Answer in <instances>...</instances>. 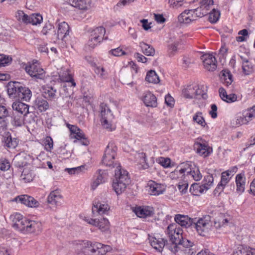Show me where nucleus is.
<instances>
[{"mask_svg":"<svg viewBox=\"0 0 255 255\" xmlns=\"http://www.w3.org/2000/svg\"><path fill=\"white\" fill-rule=\"evenodd\" d=\"M117 147L114 144L109 143L106 147L104 154L102 163L107 166L116 167L115 170V179L113 183V187L118 194L123 192L130 183V179L128 172L122 169L121 166L114 162L116 155Z\"/></svg>","mask_w":255,"mask_h":255,"instance_id":"nucleus-1","label":"nucleus"},{"mask_svg":"<svg viewBox=\"0 0 255 255\" xmlns=\"http://www.w3.org/2000/svg\"><path fill=\"white\" fill-rule=\"evenodd\" d=\"M7 93L12 98H17L28 102L32 96L30 90L26 87L20 85L18 82L9 83L7 87Z\"/></svg>","mask_w":255,"mask_h":255,"instance_id":"nucleus-2","label":"nucleus"},{"mask_svg":"<svg viewBox=\"0 0 255 255\" xmlns=\"http://www.w3.org/2000/svg\"><path fill=\"white\" fill-rule=\"evenodd\" d=\"M109 248V246L98 242L86 241L81 244L82 252L86 255H104Z\"/></svg>","mask_w":255,"mask_h":255,"instance_id":"nucleus-3","label":"nucleus"},{"mask_svg":"<svg viewBox=\"0 0 255 255\" xmlns=\"http://www.w3.org/2000/svg\"><path fill=\"white\" fill-rule=\"evenodd\" d=\"M182 96L186 99H206L207 95L199 85L193 83L185 86L182 90Z\"/></svg>","mask_w":255,"mask_h":255,"instance_id":"nucleus-4","label":"nucleus"},{"mask_svg":"<svg viewBox=\"0 0 255 255\" xmlns=\"http://www.w3.org/2000/svg\"><path fill=\"white\" fill-rule=\"evenodd\" d=\"M183 231L176 224H170L166 231V234L169 237L173 246L171 251L173 253L177 251V243L182 238Z\"/></svg>","mask_w":255,"mask_h":255,"instance_id":"nucleus-5","label":"nucleus"},{"mask_svg":"<svg viewBox=\"0 0 255 255\" xmlns=\"http://www.w3.org/2000/svg\"><path fill=\"white\" fill-rule=\"evenodd\" d=\"M194 226L198 234L202 236H206L213 229L211 217L209 215L199 218Z\"/></svg>","mask_w":255,"mask_h":255,"instance_id":"nucleus-6","label":"nucleus"},{"mask_svg":"<svg viewBox=\"0 0 255 255\" xmlns=\"http://www.w3.org/2000/svg\"><path fill=\"white\" fill-rule=\"evenodd\" d=\"M202 184L199 185L198 184H192L190 191L195 195H197L199 194H201L208 189H210L213 186L214 183V178L212 175L209 174L204 177L202 181Z\"/></svg>","mask_w":255,"mask_h":255,"instance_id":"nucleus-7","label":"nucleus"},{"mask_svg":"<svg viewBox=\"0 0 255 255\" xmlns=\"http://www.w3.org/2000/svg\"><path fill=\"white\" fill-rule=\"evenodd\" d=\"M238 168L236 166H234L231 168L228 169L222 173L221 177V181L217 185L216 189L214 190L215 194H220L222 192L228 184L232 177L234 176L235 173L237 172Z\"/></svg>","mask_w":255,"mask_h":255,"instance_id":"nucleus-8","label":"nucleus"},{"mask_svg":"<svg viewBox=\"0 0 255 255\" xmlns=\"http://www.w3.org/2000/svg\"><path fill=\"white\" fill-rule=\"evenodd\" d=\"M26 73L31 77L36 79H43L45 76V72L42 68L39 62L34 60L32 63H28L25 67Z\"/></svg>","mask_w":255,"mask_h":255,"instance_id":"nucleus-9","label":"nucleus"},{"mask_svg":"<svg viewBox=\"0 0 255 255\" xmlns=\"http://www.w3.org/2000/svg\"><path fill=\"white\" fill-rule=\"evenodd\" d=\"M194 147L196 152L204 157L208 156L213 151L212 148L209 145L208 143L202 138L196 139Z\"/></svg>","mask_w":255,"mask_h":255,"instance_id":"nucleus-10","label":"nucleus"},{"mask_svg":"<svg viewBox=\"0 0 255 255\" xmlns=\"http://www.w3.org/2000/svg\"><path fill=\"white\" fill-rule=\"evenodd\" d=\"M196 8L191 9H185L178 17V21L184 24H190L196 21L199 16Z\"/></svg>","mask_w":255,"mask_h":255,"instance_id":"nucleus-11","label":"nucleus"},{"mask_svg":"<svg viewBox=\"0 0 255 255\" xmlns=\"http://www.w3.org/2000/svg\"><path fill=\"white\" fill-rule=\"evenodd\" d=\"M186 180L193 179L194 180L198 181L202 178V175L201 173L199 168L195 164L191 162H186Z\"/></svg>","mask_w":255,"mask_h":255,"instance_id":"nucleus-12","label":"nucleus"},{"mask_svg":"<svg viewBox=\"0 0 255 255\" xmlns=\"http://www.w3.org/2000/svg\"><path fill=\"white\" fill-rule=\"evenodd\" d=\"M10 219L12 222V227L20 231H24L27 220L23 218L22 215L18 213H15L11 215Z\"/></svg>","mask_w":255,"mask_h":255,"instance_id":"nucleus-13","label":"nucleus"},{"mask_svg":"<svg viewBox=\"0 0 255 255\" xmlns=\"http://www.w3.org/2000/svg\"><path fill=\"white\" fill-rule=\"evenodd\" d=\"M166 188L165 184L157 183L152 180L149 181L146 186L148 194L153 196L162 194L165 192Z\"/></svg>","mask_w":255,"mask_h":255,"instance_id":"nucleus-14","label":"nucleus"},{"mask_svg":"<svg viewBox=\"0 0 255 255\" xmlns=\"http://www.w3.org/2000/svg\"><path fill=\"white\" fill-rule=\"evenodd\" d=\"M13 201L31 208L38 207L39 203L33 197L27 195H20L14 198Z\"/></svg>","mask_w":255,"mask_h":255,"instance_id":"nucleus-15","label":"nucleus"},{"mask_svg":"<svg viewBox=\"0 0 255 255\" xmlns=\"http://www.w3.org/2000/svg\"><path fill=\"white\" fill-rule=\"evenodd\" d=\"M186 162L182 163L170 173V177L172 179L175 180H183L186 179Z\"/></svg>","mask_w":255,"mask_h":255,"instance_id":"nucleus-16","label":"nucleus"},{"mask_svg":"<svg viewBox=\"0 0 255 255\" xmlns=\"http://www.w3.org/2000/svg\"><path fill=\"white\" fill-rule=\"evenodd\" d=\"M205 69L208 71H213L217 68L216 60L215 56L211 54H204L201 57Z\"/></svg>","mask_w":255,"mask_h":255,"instance_id":"nucleus-17","label":"nucleus"},{"mask_svg":"<svg viewBox=\"0 0 255 255\" xmlns=\"http://www.w3.org/2000/svg\"><path fill=\"white\" fill-rule=\"evenodd\" d=\"M110 210V206L104 202H101L98 200H95L93 202L92 207V213L95 214L103 215L107 214Z\"/></svg>","mask_w":255,"mask_h":255,"instance_id":"nucleus-18","label":"nucleus"},{"mask_svg":"<svg viewBox=\"0 0 255 255\" xmlns=\"http://www.w3.org/2000/svg\"><path fill=\"white\" fill-rule=\"evenodd\" d=\"M47 203L51 205L60 206L63 201V196L60 191L56 189L50 192L47 198Z\"/></svg>","mask_w":255,"mask_h":255,"instance_id":"nucleus-19","label":"nucleus"},{"mask_svg":"<svg viewBox=\"0 0 255 255\" xmlns=\"http://www.w3.org/2000/svg\"><path fill=\"white\" fill-rule=\"evenodd\" d=\"M69 31L70 27L67 22L63 21L59 23L57 25V38L65 42V39L69 35Z\"/></svg>","mask_w":255,"mask_h":255,"instance_id":"nucleus-20","label":"nucleus"},{"mask_svg":"<svg viewBox=\"0 0 255 255\" xmlns=\"http://www.w3.org/2000/svg\"><path fill=\"white\" fill-rule=\"evenodd\" d=\"M255 118V105L243 113L241 116L238 117L237 121L241 125L247 124Z\"/></svg>","mask_w":255,"mask_h":255,"instance_id":"nucleus-21","label":"nucleus"},{"mask_svg":"<svg viewBox=\"0 0 255 255\" xmlns=\"http://www.w3.org/2000/svg\"><path fill=\"white\" fill-rule=\"evenodd\" d=\"M236 186V192L239 194H242L245 190L246 186V178L245 173L242 172L236 175L235 177Z\"/></svg>","mask_w":255,"mask_h":255,"instance_id":"nucleus-22","label":"nucleus"},{"mask_svg":"<svg viewBox=\"0 0 255 255\" xmlns=\"http://www.w3.org/2000/svg\"><path fill=\"white\" fill-rule=\"evenodd\" d=\"M134 212L139 218L150 217L154 214V209L150 206H139L135 207Z\"/></svg>","mask_w":255,"mask_h":255,"instance_id":"nucleus-23","label":"nucleus"},{"mask_svg":"<svg viewBox=\"0 0 255 255\" xmlns=\"http://www.w3.org/2000/svg\"><path fill=\"white\" fill-rule=\"evenodd\" d=\"M142 100L146 107L155 108L157 106L156 97L153 94L149 91L144 93Z\"/></svg>","mask_w":255,"mask_h":255,"instance_id":"nucleus-24","label":"nucleus"},{"mask_svg":"<svg viewBox=\"0 0 255 255\" xmlns=\"http://www.w3.org/2000/svg\"><path fill=\"white\" fill-rule=\"evenodd\" d=\"M73 7L80 9L86 10L90 7L91 0H64Z\"/></svg>","mask_w":255,"mask_h":255,"instance_id":"nucleus-25","label":"nucleus"},{"mask_svg":"<svg viewBox=\"0 0 255 255\" xmlns=\"http://www.w3.org/2000/svg\"><path fill=\"white\" fill-rule=\"evenodd\" d=\"M108 178L107 171L105 170H99L96 179L91 184V188L95 190L100 184L105 182Z\"/></svg>","mask_w":255,"mask_h":255,"instance_id":"nucleus-26","label":"nucleus"},{"mask_svg":"<svg viewBox=\"0 0 255 255\" xmlns=\"http://www.w3.org/2000/svg\"><path fill=\"white\" fill-rule=\"evenodd\" d=\"M149 242L151 246L157 251L161 252L165 246L167 241L161 238L150 237Z\"/></svg>","mask_w":255,"mask_h":255,"instance_id":"nucleus-27","label":"nucleus"},{"mask_svg":"<svg viewBox=\"0 0 255 255\" xmlns=\"http://www.w3.org/2000/svg\"><path fill=\"white\" fill-rule=\"evenodd\" d=\"M213 3V0H203L201 2L200 6L196 8V11L198 12L199 16L202 17L206 15Z\"/></svg>","mask_w":255,"mask_h":255,"instance_id":"nucleus-28","label":"nucleus"},{"mask_svg":"<svg viewBox=\"0 0 255 255\" xmlns=\"http://www.w3.org/2000/svg\"><path fill=\"white\" fill-rule=\"evenodd\" d=\"M174 220L176 224L180 225L182 227L187 228L192 225V219L188 216L177 214L174 217Z\"/></svg>","mask_w":255,"mask_h":255,"instance_id":"nucleus-29","label":"nucleus"},{"mask_svg":"<svg viewBox=\"0 0 255 255\" xmlns=\"http://www.w3.org/2000/svg\"><path fill=\"white\" fill-rule=\"evenodd\" d=\"M12 108L15 113L26 116L29 112V106L20 101H16L12 104Z\"/></svg>","mask_w":255,"mask_h":255,"instance_id":"nucleus-30","label":"nucleus"},{"mask_svg":"<svg viewBox=\"0 0 255 255\" xmlns=\"http://www.w3.org/2000/svg\"><path fill=\"white\" fill-rule=\"evenodd\" d=\"M219 93L221 99L228 103H232L238 101L237 95L235 94L228 95L226 91L222 87L219 88Z\"/></svg>","mask_w":255,"mask_h":255,"instance_id":"nucleus-31","label":"nucleus"},{"mask_svg":"<svg viewBox=\"0 0 255 255\" xmlns=\"http://www.w3.org/2000/svg\"><path fill=\"white\" fill-rule=\"evenodd\" d=\"M59 79L61 82H68L71 84V86L75 87L76 83L70 73V70L68 69L62 70L59 74Z\"/></svg>","mask_w":255,"mask_h":255,"instance_id":"nucleus-32","label":"nucleus"},{"mask_svg":"<svg viewBox=\"0 0 255 255\" xmlns=\"http://www.w3.org/2000/svg\"><path fill=\"white\" fill-rule=\"evenodd\" d=\"M41 223L38 221L27 220L24 231L27 232H39L41 230Z\"/></svg>","mask_w":255,"mask_h":255,"instance_id":"nucleus-33","label":"nucleus"},{"mask_svg":"<svg viewBox=\"0 0 255 255\" xmlns=\"http://www.w3.org/2000/svg\"><path fill=\"white\" fill-rule=\"evenodd\" d=\"M100 110L101 119L115 118L111 110L106 104H101L100 105Z\"/></svg>","mask_w":255,"mask_h":255,"instance_id":"nucleus-34","label":"nucleus"},{"mask_svg":"<svg viewBox=\"0 0 255 255\" xmlns=\"http://www.w3.org/2000/svg\"><path fill=\"white\" fill-rule=\"evenodd\" d=\"M115 118L100 119L102 127L107 130L112 131L115 130L116 127L114 122Z\"/></svg>","mask_w":255,"mask_h":255,"instance_id":"nucleus-35","label":"nucleus"},{"mask_svg":"<svg viewBox=\"0 0 255 255\" xmlns=\"http://www.w3.org/2000/svg\"><path fill=\"white\" fill-rule=\"evenodd\" d=\"M34 178L33 173L32 171L27 168L23 169L20 176V180L24 183H28L33 180Z\"/></svg>","mask_w":255,"mask_h":255,"instance_id":"nucleus-36","label":"nucleus"},{"mask_svg":"<svg viewBox=\"0 0 255 255\" xmlns=\"http://www.w3.org/2000/svg\"><path fill=\"white\" fill-rule=\"evenodd\" d=\"M95 227H98L101 231L105 232L108 231L110 228V222L105 218L100 219H96Z\"/></svg>","mask_w":255,"mask_h":255,"instance_id":"nucleus-37","label":"nucleus"},{"mask_svg":"<svg viewBox=\"0 0 255 255\" xmlns=\"http://www.w3.org/2000/svg\"><path fill=\"white\" fill-rule=\"evenodd\" d=\"M34 106L40 112L45 111L49 107L47 101L41 97H38L35 99Z\"/></svg>","mask_w":255,"mask_h":255,"instance_id":"nucleus-38","label":"nucleus"},{"mask_svg":"<svg viewBox=\"0 0 255 255\" xmlns=\"http://www.w3.org/2000/svg\"><path fill=\"white\" fill-rule=\"evenodd\" d=\"M4 142L5 145L10 148H14L18 144L17 139L16 138H12L8 132L5 134Z\"/></svg>","mask_w":255,"mask_h":255,"instance_id":"nucleus-39","label":"nucleus"},{"mask_svg":"<svg viewBox=\"0 0 255 255\" xmlns=\"http://www.w3.org/2000/svg\"><path fill=\"white\" fill-rule=\"evenodd\" d=\"M221 80L223 83L227 87L231 85L233 82V77L229 70H223L222 71Z\"/></svg>","mask_w":255,"mask_h":255,"instance_id":"nucleus-40","label":"nucleus"},{"mask_svg":"<svg viewBox=\"0 0 255 255\" xmlns=\"http://www.w3.org/2000/svg\"><path fill=\"white\" fill-rule=\"evenodd\" d=\"M139 47L143 53L146 56H153L155 54L154 48L151 45L147 44L144 42L139 43Z\"/></svg>","mask_w":255,"mask_h":255,"instance_id":"nucleus-41","label":"nucleus"},{"mask_svg":"<svg viewBox=\"0 0 255 255\" xmlns=\"http://www.w3.org/2000/svg\"><path fill=\"white\" fill-rule=\"evenodd\" d=\"M28 24L33 25L40 24L43 21V17L39 13H32L28 16Z\"/></svg>","mask_w":255,"mask_h":255,"instance_id":"nucleus-42","label":"nucleus"},{"mask_svg":"<svg viewBox=\"0 0 255 255\" xmlns=\"http://www.w3.org/2000/svg\"><path fill=\"white\" fill-rule=\"evenodd\" d=\"M94 70L95 73L97 76L102 79H107L108 78V72L105 69V68L101 66L95 65L94 66Z\"/></svg>","mask_w":255,"mask_h":255,"instance_id":"nucleus-43","label":"nucleus"},{"mask_svg":"<svg viewBox=\"0 0 255 255\" xmlns=\"http://www.w3.org/2000/svg\"><path fill=\"white\" fill-rule=\"evenodd\" d=\"M145 80L149 83L153 84H157L160 81L158 76L153 70H150L147 73Z\"/></svg>","mask_w":255,"mask_h":255,"instance_id":"nucleus-44","label":"nucleus"},{"mask_svg":"<svg viewBox=\"0 0 255 255\" xmlns=\"http://www.w3.org/2000/svg\"><path fill=\"white\" fill-rule=\"evenodd\" d=\"M106 30L103 26H99L94 29L91 32V35L93 37H97V40L100 42L103 39Z\"/></svg>","mask_w":255,"mask_h":255,"instance_id":"nucleus-45","label":"nucleus"},{"mask_svg":"<svg viewBox=\"0 0 255 255\" xmlns=\"http://www.w3.org/2000/svg\"><path fill=\"white\" fill-rule=\"evenodd\" d=\"M22 115H18L14 113L13 114V116L11 118V123L12 125L15 127H20L22 126L24 123V117Z\"/></svg>","mask_w":255,"mask_h":255,"instance_id":"nucleus-46","label":"nucleus"},{"mask_svg":"<svg viewBox=\"0 0 255 255\" xmlns=\"http://www.w3.org/2000/svg\"><path fill=\"white\" fill-rule=\"evenodd\" d=\"M193 122L194 124H197L202 127H205L206 125V122L202 116L201 112H197L193 117Z\"/></svg>","mask_w":255,"mask_h":255,"instance_id":"nucleus-47","label":"nucleus"},{"mask_svg":"<svg viewBox=\"0 0 255 255\" xmlns=\"http://www.w3.org/2000/svg\"><path fill=\"white\" fill-rule=\"evenodd\" d=\"M136 158L138 159V162L141 165L142 168L144 169L149 167V165L146 162V154L145 153L138 152L136 154Z\"/></svg>","mask_w":255,"mask_h":255,"instance_id":"nucleus-48","label":"nucleus"},{"mask_svg":"<svg viewBox=\"0 0 255 255\" xmlns=\"http://www.w3.org/2000/svg\"><path fill=\"white\" fill-rule=\"evenodd\" d=\"M242 70L243 73L246 75H250L253 72V66L248 59H245V61L242 63Z\"/></svg>","mask_w":255,"mask_h":255,"instance_id":"nucleus-49","label":"nucleus"},{"mask_svg":"<svg viewBox=\"0 0 255 255\" xmlns=\"http://www.w3.org/2000/svg\"><path fill=\"white\" fill-rule=\"evenodd\" d=\"M28 15L25 14L22 10H18L16 13L15 16L16 19L20 22L25 24H28L29 22L28 20Z\"/></svg>","mask_w":255,"mask_h":255,"instance_id":"nucleus-50","label":"nucleus"},{"mask_svg":"<svg viewBox=\"0 0 255 255\" xmlns=\"http://www.w3.org/2000/svg\"><path fill=\"white\" fill-rule=\"evenodd\" d=\"M233 255H255V250H250L241 247L234 252Z\"/></svg>","mask_w":255,"mask_h":255,"instance_id":"nucleus-51","label":"nucleus"},{"mask_svg":"<svg viewBox=\"0 0 255 255\" xmlns=\"http://www.w3.org/2000/svg\"><path fill=\"white\" fill-rule=\"evenodd\" d=\"M220 16V12L219 10L213 8L209 13V20L211 23H216L217 22Z\"/></svg>","mask_w":255,"mask_h":255,"instance_id":"nucleus-52","label":"nucleus"},{"mask_svg":"<svg viewBox=\"0 0 255 255\" xmlns=\"http://www.w3.org/2000/svg\"><path fill=\"white\" fill-rule=\"evenodd\" d=\"M12 58L8 55L0 54V67H5L11 63Z\"/></svg>","mask_w":255,"mask_h":255,"instance_id":"nucleus-53","label":"nucleus"},{"mask_svg":"<svg viewBox=\"0 0 255 255\" xmlns=\"http://www.w3.org/2000/svg\"><path fill=\"white\" fill-rule=\"evenodd\" d=\"M56 90L52 87H48L44 90V93L47 98L51 99H55L57 98Z\"/></svg>","mask_w":255,"mask_h":255,"instance_id":"nucleus-54","label":"nucleus"},{"mask_svg":"<svg viewBox=\"0 0 255 255\" xmlns=\"http://www.w3.org/2000/svg\"><path fill=\"white\" fill-rule=\"evenodd\" d=\"M109 53L114 56L119 57L121 56L126 54V52L124 51L121 47L112 49Z\"/></svg>","mask_w":255,"mask_h":255,"instance_id":"nucleus-55","label":"nucleus"},{"mask_svg":"<svg viewBox=\"0 0 255 255\" xmlns=\"http://www.w3.org/2000/svg\"><path fill=\"white\" fill-rule=\"evenodd\" d=\"M177 245H182L184 247L188 248L193 246V243L188 239H184L182 236V238L177 242Z\"/></svg>","mask_w":255,"mask_h":255,"instance_id":"nucleus-56","label":"nucleus"},{"mask_svg":"<svg viewBox=\"0 0 255 255\" xmlns=\"http://www.w3.org/2000/svg\"><path fill=\"white\" fill-rule=\"evenodd\" d=\"M179 40H177L174 42V43L169 45L168 50L171 54L173 55L174 52L177 51V50L179 48Z\"/></svg>","mask_w":255,"mask_h":255,"instance_id":"nucleus-57","label":"nucleus"},{"mask_svg":"<svg viewBox=\"0 0 255 255\" xmlns=\"http://www.w3.org/2000/svg\"><path fill=\"white\" fill-rule=\"evenodd\" d=\"M54 29V26L51 23L48 22L46 23L43 27L41 33L44 35H47L50 31Z\"/></svg>","mask_w":255,"mask_h":255,"instance_id":"nucleus-58","label":"nucleus"},{"mask_svg":"<svg viewBox=\"0 0 255 255\" xmlns=\"http://www.w3.org/2000/svg\"><path fill=\"white\" fill-rule=\"evenodd\" d=\"M183 0H169L170 6L173 8H177L183 4Z\"/></svg>","mask_w":255,"mask_h":255,"instance_id":"nucleus-59","label":"nucleus"},{"mask_svg":"<svg viewBox=\"0 0 255 255\" xmlns=\"http://www.w3.org/2000/svg\"><path fill=\"white\" fill-rule=\"evenodd\" d=\"M100 42L97 40V37H93L90 36L89 40L88 41V45L92 48H94L97 46Z\"/></svg>","mask_w":255,"mask_h":255,"instance_id":"nucleus-60","label":"nucleus"},{"mask_svg":"<svg viewBox=\"0 0 255 255\" xmlns=\"http://www.w3.org/2000/svg\"><path fill=\"white\" fill-rule=\"evenodd\" d=\"M8 122L4 119L0 118V133L5 132L7 129Z\"/></svg>","mask_w":255,"mask_h":255,"instance_id":"nucleus-61","label":"nucleus"},{"mask_svg":"<svg viewBox=\"0 0 255 255\" xmlns=\"http://www.w3.org/2000/svg\"><path fill=\"white\" fill-rule=\"evenodd\" d=\"M217 219L220 222V226L222 227L227 226L229 222L228 219L223 214L221 215Z\"/></svg>","mask_w":255,"mask_h":255,"instance_id":"nucleus-62","label":"nucleus"},{"mask_svg":"<svg viewBox=\"0 0 255 255\" xmlns=\"http://www.w3.org/2000/svg\"><path fill=\"white\" fill-rule=\"evenodd\" d=\"M165 103L167 106L170 107H173L175 104V101L170 95L167 94L165 96Z\"/></svg>","mask_w":255,"mask_h":255,"instance_id":"nucleus-63","label":"nucleus"},{"mask_svg":"<svg viewBox=\"0 0 255 255\" xmlns=\"http://www.w3.org/2000/svg\"><path fill=\"white\" fill-rule=\"evenodd\" d=\"M44 144L46 149L48 151H50V150L53 148L52 139L50 137H47L45 139Z\"/></svg>","mask_w":255,"mask_h":255,"instance_id":"nucleus-64","label":"nucleus"}]
</instances>
